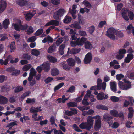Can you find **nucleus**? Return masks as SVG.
Listing matches in <instances>:
<instances>
[{"mask_svg": "<svg viewBox=\"0 0 134 134\" xmlns=\"http://www.w3.org/2000/svg\"><path fill=\"white\" fill-rule=\"evenodd\" d=\"M123 81L125 83H127L128 85L124 84L122 82L119 81L118 83V86L120 89L126 90L131 87V83L130 82L125 79H123Z\"/></svg>", "mask_w": 134, "mask_h": 134, "instance_id": "nucleus-1", "label": "nucleus"}, {"mask_svg": "<svg viewBox=\"0 0 134 134\" xmlns=\"http://www.w3.org/2000/svg\"><path fill=\"white\" fill-rule=\"evenodd\" d=\"M93 126V121L92 120L91 116L87 118V122H82L79 125V127L82 129H86L89 130Z\"/></svg>", "mask_w": 134, "mask_h": 134, "instance_id": "nucleus-2", "label": "nucleus"}, {"mask_svg": "<svg viewBox=\"0 0 134 134\" xmlns=\"http://www.w3.org/2000/svg\"><path fill=\"white\" fill-rule=\"evenodd\" d=\"M92 120L93 121V124L94 119H96L94 125V129L96 130H99L101 126V123L100 117L99 115H97L95 116L91 117Z\"/></svg>", "mask_w": 134, "mask_h": 134, "instance_id": "nucleus-3", "label": "nucleus"}, {"mask_svg": "<svg viewBox=\"0 0 134 134\" xmlns=\"http://www.w3.org/2000/svg\"><path fill=\"white\" fill-rule=\"evenodd\" d=\"M116 30L113 27L109 28L106 31V35L112 40L115 39V35Z\"/></svg>", "mask_w": 134, "mask_h": 134, "instance_id": "nucleus-4", "label": "nucleus"}, {"mask_svg": "<svg viewBox=\"0 0 134 134\" xmlns=\"http://www.w3.org/2000/svg\"><path fill=\"white\" fill-rule=\"evenodd\" d=\"M65 12V10L63 9H60L56 11L54 13L53 18L56 20H60L61 17L62 16Z\"/></svg>", "mask_w": 134, "mask_h": 134, "instance_id": "nucleus-5", "label": "nucleus"}, {"mask_svg": "<svg viewBox=\"0 0 134 134\" xmlns=\"http://www.w3.org/2000/svg\"><path fill=\"white\" fill-rule=\"evenodd\" d=\"M102 80L100 78H98L97 81V86L99 88L105 90V89L106 86V83L104 82H103L102 83Z\"/></svg>", "mask_w": 134, "mask_h": 134, "instance_id": "nucleus-6", "label": "nucleus"}, {"mask_svg": "<svg viewBox=\"0 0 134 134\" xmlns=\"http://www.w3.org/2000/svg\"><path fill=\"white\" fill-rule=\"evenodd\" d=\"M128 10L127 8H124L122 9L121 11V14L124 19L126 21H128L129 18L127 16V13Z\"/></svg>", "mask_w": 134, "mask_h": 134, "instance_id": "nucleus-7", "label": "nucleus"}, {"mask_svg": "<svg viewBox=\"0 0 134 134\" xmlns=\"http://www.w3.org/2000/svg\"><path fill=\"white\" fill-rule=\"evenodd\" d=\"M92 58V56L90 52H88L86 55L84 59V63L85 64L90 63Z\"/></svg>", "mask_w": 134, "mask_h": 134, "instance_id": "nucleus-8", "label": "nucleus"}, {"mask_svg": "<svg viewBox=\"0 0 134 134\" xmlns=\"http://www.w3.org/2000/svg\"><path fill=\"white\" fill-rule=\"evenodd\" d=\"M58 20H52L48 22L45 25V26H47L50 25L57 26L59 25V22Z\"/></svg>", "mask_w": 134, "mask_h": 134, "instance_id": "nucleus-9", "label": "nucleus"}, {"mask_svg": "<svg viewBox=\"0 0 134 134\" xmlns=\"http://www.w3.org/2000/svg\"><path fill=\"white\" fill-rule=\"evenodd\" d=\"M50 64L48 62H45L40 65L42 66L43 69L45 72H48L50 69Z\"/></svg>", "mask_w": 134, "mask_h": 134, "instance_id": "nucleus-10", "label": "nucleus"}, {"mask_svg": "<svg viewBox=\"0 0 134 134\" xmlns=\"http://www.w3.org/2000/svg\"><path fill=\"white\" fill-rule=\"evenodd\" d=\"M7 4L6 1L4 0L0 1V13L3 12L6 9Z\"/></svg>", "mask_w": 134, "mask_h": 134, "instance_id": "nucleus-11", "label": "nucleus"}, {"mask_svg": "<svg viewBox=\"0 0 134 134\" xmlns=\"http://www.w3.org/2000/svg\"><path fill=\"white\" fill-rule=\"evenodd\" d=\"M81 49L80 48H76L74 47L72 48L70 50L69 48H68V53L70 52V54H74L79 52L81 51Z\"/></svg>", "mask_w": 134, "mask_h": 134, "instance_id": "nucleus-12", "label": "nucleus"}, {"mask_svg": "<svg viewBox=\"0 0 134 134\" xmlns=\"http://www.w3.org/2000/svg\"><path fill=\"white\" fill-rule=\"evenodd\" d=\"M16 3L20 6H26L28 4L27 0H16Z\"/></svg>", "mask_w": 134, "mask_h": 134, "instance_id": "nucleus-13", "label": "nucleus"}, {"mask_svg": "<svg viewBox=\"0 0 134 134\" xmlns=\"http://www.w3.org/2000/svg\"><path fill=\"white\" fill-rule=\"evenodd\" d=\"M133 58L134 55L132 53H128L124 59V62L126 63H129L133 59Z\"/></svg>", "mask_w": 134, "mask_h": 134, "instance_id": "nucleus-14", "label": "nucleus"}, {"mask_svg": "<svg viewBox=\"0 0 134 134\" xmlns=\"http://www.w3.org/2000/svg\"><path fill=\"white\" fill-rule=\"evenodd\" d=\"M77 43L78 46H82L84 44H85V42L87 40V38H86L82 37L80 39L79 37L77 38Z\"/></svg>", "mask_w": 134, "mask_h": 134, "instance_id": "nucleus-15", "label": "nucleus"}, {"mask_svg": "<svg viewBox=\"0 0 134 134\" xmlns=\"http://www.w3.org/2000/svg\"><path fill=\"white\" fill-rule=\"evenodd\" d=\"M110 88L111 91L115 92L117 91L116 83L115 81L111 82L110 83Z\"/></svg>", "mask_w": 134, "mask_h": 134, "instance_id": "nucleus-16", "label": "nucleus"}, {"mask_svg": "<svg viewBox=\"0 0 134 134\" xmlns=\"http://www.w3.org/2000/svg\"><path fill=\"white\" fill-rule=\"evenodd\" d=\"M56 46L55 43L50 46L47 50V52L49 53H52L54 52L55 50Z\"/></svg>", "mask_w": 134, "mask_h": 134, "instance_id": "nucleus-17", "label": "nucleus"}, {"mask_svg": "<svg viewBox=\"0 0 134 134\" xmlns=\"http://www.w3.org/2000/svg\"><path fill=\"white\" fill-rule=\"evenodd\" d=\"M59 73L58 70L56 68H54L51 69V74L53 76L58 75Z\"/></svg>", "mask_w": 134, "mask_h": 134, "instance_id": "nucleus-18", "label": "nucleus"}, {"mask_svg": "<svg viewBox=\"0 0 134 134\" xmlns=\"http://www.w3.org/2000/svg\"><path fill=\"white\" fill-rule=\"evenodd\" d=\"M75 61L73 59L70 58L68 59V65L73 67L75 65Z\"/></svg>", "mask_w": 134, "mask_h": 134, "instance_id": "nucleus-19", "label": "nucleus"}, {"mask_svg": "<svg viewBox=\"0 0 134 134\" xmlns=\"http://www.w3.org/2000/svg\"><path fill=\"white\" fill-rule=\"evenodd\" d=\"M8 101V99L5 97L2 96H0V104H5Z\"/></svg>", "mask_w": 134, "mask_h": 134, "instance_id": "nucleus-20", "label": "nucleus"}, {"mask_svg": "<svg viewBox=\"0 0 134 134\" xmlns=\"http://www.w3.org/2000/svg\"><path fill=\"white\" fill-rule=\"evenodd\" d=\"M85 47L86 49L91 50L93 48L92 44L89 41H87L85 43Z\"/></svg>", "mask_w": 134, "mask_h": 134, "instance_id": "nucleus-21", "label": "nucleus"}, {"mask_svg": "<svg viewBox=\"0 0 134 134\" xmlns=\"http://www.w3.org/2000/svg\"><path fill=\"white\" fill-rule=\"evenodd\" d=\"M80 23L77 21H75L74 23L71 24V26L75 28L80 29L81 28V26L79 24Z\"/></svg>", "mask_w": 134, "mask_h": 134, "instance_id": "nucleus-22", "label": "nucleus"}, {"mask_svg": "<svg viewBox=\"0 0 134 134\" xmlns=\"http://www.w3.org/2000/svg\"><path fill=\"white\" fill-rule=\"evenodd\" d=\"M10 24V21L8 19H5L3 22V27L5 29H7L8 27V25Z\"/></svg>", "mask_w": 134, "mask_h": 134, "instance_id": "nucleus-23", "label": "nucleus"}, {"mask_svg": "<svg viewBox=\"0 0 134 134\" xmlns=\"http://www.w3.org/2000/svg\"><path fill=\"white\" fill-rule=\"evenodd\" d=\"M47 58L48 60L51 63H55L57 61V60L55 58L51 55L47 56Z\"/></svg>", "mask_w": 134, "mask_h": 134, "instance_id": "nucleus-24", "label": "nucleus"}, {"mask_svg": "<svg viewBox=\"0 0 134 134\" xmlns=\"http://www.w3.org/2000/svg\"><path fill=\"white\" fill-rule=\"evenodd\" d=\"M9 90V86L7 85L3 86L1 88V91L2 92H7Z\"/></svg>", "mask_w": 134, "mask_h": 134, "instance_id": "nucleus-25", "label": "nucleus"}, {"mask_svg": "<svg viewBox=\"0 0 134 134\" xmlns=\"http://www.w3.org/2000/svg\"><path fill=\"white\" fill-rule=\"evenodd\" d=\"M25 18L26 20H30L34 16V15L31 13H27L25 14Z\"/></svg>", "mask_w": 134, "mask_h": 134, "instance_id": "nucleus-26", "label": "nucleus"}, {"mask_svg": "<svg viewBox=\"0 0 134 134\" xmlns=\"http://www.w3.org/2000/svg\"><path fill=\"white\" fill-rule=\"evenodd\" d=\"M128 109L129 111L128 114V118H131L133 115V109L132 107H130Z\"/></svg>", "mask_w": 134, "mask_h": 134, "instance_id": "nucleus-27", "label": "nucleus"}, {"mask_svg": "<svg viewBox=\"0 0 134 134\" xmlns=\"http://www.w3.org/2000/svg\"><path fill=\"white\" fill-rule=\"evenodd\" d=\"M76 10H74L70 8L69 9V13L71 14L73 18L74 19H75L76 18Z\"/></svg>", "mask_w": 134, "mask_h": 134, "instance_id": "nucleus-28", "label": "nucleus"}, {"mask_svg": "<svg viewBox=\"0 0 134 134\" xmlns=\"http://www.w3.org/2000/svg\"><path fill=\"white\" fill-rule=\"evenodd\" d=\"M110 115L113 116L118 117L119 113L116 110L114 109L111 110L110 111Z\"/></svg>", "mask_w": 134, "mask_h": 134, "instance_id": "nucleus-29", "label": "nucleus"}, {"mask_svg": "<svg viewBox=\"0 0 134 134\" xmlns=\"http://www.w3.org/2000/svg\"><path fill=\"white\" fill-rule=\"evenodd\" d=\"M103 118L104 121H108L112 119L113 118L109 115L108 114H106L104 115Z\"/></svg>", "mask_w": 134, "mask_h": 134, "instance_id": "nucleus-30", "label": "nucleus"}, {"mask_svg": "<svg viewBox=\"0 0 134 134\" xmlns=\"http://www.w3.org/2000/svg\"><path fill=\"white\" fill-rule=\"evenodd\" d=\"M36 71L33 67L32 68L30 69V72L29 75H30L34 77L36 75Z\"/></svg>", "mask_w": 134, "mask_h": 134, "instance_id": "nucleus-31", "label": "nucleus"}, {"mask_svg": "<svg viewBox=\"0 0 134 134\" xmlns=\"http://www.w3.org/2000/svg\"><path fill=\"white\" fill-rule=\"evenodd\" d=\"M40 54V51L36 49H34L32 50L31 54L36 56H38Z\"/></svg>", "mask_w": 134, "mask_h": 134, "instance_id": "nucleus-32", "label": "nucleus"}, {"mask_svg": "<svg viewBox=\"0 0 134 134\" xmlns=\"http://www.w3.org/2000/svg\"><path fill=\"white\" fill-rule=\"evenodd\" d=\"M91 93H87L86 94L87 95V97L88 99H89L91 102H93L94 101L95 99L93 95L91 94Z\"/></svg>", "mask_w": 134, "mask_h": 134, "instance_id": "nucleus-33", "label": "nucleus"}, {"mask_svg": "<svg viewBox=\"0 0 134 134\" xmlns=\"http://www.w3.org/2000/svg\"><path fill=\"white\" fill-rule=\"evenodd\" d=\"M43 32V29L42 28H40L37 30L36 32L34 34V35L37 36L41 34Z\"/></svg>", "mask_w": 134, "mask_h": 134, "instance_id": "nucleus-34", "label": "nucleus"}, {"mask_svg": "<svg viewBox=\"0 0 134 134\" xmlns=\"http://www.w3.org/2000/svg\"><path fill=\"white\" fill-rule=\"evenodd\" d=\"M104 94L103 93H99L97 96V99L98 100H101L104 98Z\"/></svg>", "mask_w": 134, "mask_h": 134, "instance_id": "nucleus-35", "label": "nucleus"}, {"mask_svg": "<svg viewBox=\"0 0 134 134\" xmlns=\"http://www.w3.org/2000/svg\"><path fill=\"white\" fill-rule=\"evenodd\" d=\"M9 46H10V47L11 49V52H12V51H14L15 49V42L13 41L10 43Z\"/></svg>", "mask_w": 134, "mask_h": 134, "instance_id": "nucleus-36", "label": "nucleus"}, {"mask_svg": "<svg viewBox=\"0 0 134 134\" xmlns=\"http://www.w3.org/2000/svg\"><path fill=\"white\" fill-rule=\"evenodd\" d=\"M32 66L30 64H28L24 66L22 68L23 70L24 71H28Z\"/></svg>", "mask_w": 134, "mask_h": 134, "instance_id": "nucleus-37", "label": "nucleus"}, {"mask_svg": "<svg viewBox=\"0 0 134 134\" xmlns=\"http://www.w3.org/2000/svg\"><path fill=\"white\" fill-rule=\"evenodd\" d=\"M96 108L98 109H102L105 110H108V108L105 106L102 105H97Z\"/></svg>", "mask_w": 134, "mask_h": 134, "instance_id": "nucleus-38", "label": "nucleus"}, {"mask_svg": "<svg viewBox=\"0 0 134 134\" xmlns=\"http://www.w3.org/2000/svg\"><path fill=\"white\" fill-rule=\"evenodd\" d=\"M88 99L87 97V95H85L84 99L82 101V103L84 105H87L89 104V103L88 102L87 100Z\"/></svg>", "mask_w": 134, "mask_h": 134, "instance_id": "nucleus-39", "label": "nucleus"}, {"mask_svg": "<svg viewBox=\"0 0 134 134\" xmlns=\"http://www.w3.org/2000/svg\"><path fill=\"white\" fill-rule=\"evenodd\" d=\"M83 4L86 7L88 8L91 7L92 5L88 1L84 0L82 2Z\"/></svg>", "mask_w": 134, "mask_h": 134, "instance_id": "nucleus-40", "label": "nucleus"}, {"mask_svg": "<svg viewBox=\"0 0 134 134\" xmlns=\"http://www.w3.org/2000/svg\"><path fill=\"white\" fill-rule=\"evenodd\" d=\"M63 38L62 37H60L58 38L56 41L55 44L57 46H59L63 41Z\"/></svg>", "mask_w": 134, "mask_h": 134, "instance_id": "nucleus-41", "label": "nucleus"}, {"mask_svg": "<svg viewBox=\"0 0 134 134\" xmlns=\"http://www.w3.org/2000/svg\"><path fill=\"white\" fill-rule=\"evenodd\" d=\"M64 83L63 82L61 83L56 86L54 88V90L56 91L61 88L64 85Z\"/></svg>", "mask_w": 134, "mask_h": 134, "instance_id": "nucleus-42", "label": "nucleus"}, {"mask_svg": "<svg viewBox=\"0 0 134 134\" xmlns=\"http://www.w3.org/2000/svg\"><path fill=\"white\" fill-rule=\"evenodd\" d=\"M128 16L131 20H132L134 18V14L132 11H129L128 12Z\"/></svg>", "mask_w": 134, "mask_h": 134, "instance_id": "nucleus-43", "label": "nucleus"}, {"mask_svg": "<svg viewBox=\"0 0 134 134\" xmlns=\"http://www.w3.org/2000/svg\"><path fill=\"white\" fill-rule=\"evenodd\" d=\"M14 26L15 29L16 30L19 31H20V24L18 25L17 24H14Z\"/></svg>", "mask_w": 134, "mask_h": 134, "instance_id": "nucleus-44", "label": "nucleus"}, {"mask_svg": "<svg viewBox=\"0 0 134 134\" xmlns=\"http://www.w3.org/2000/svg\"><path fill=\"white\" fill-rule=\"evenodd\" d=\"M60 0H51V3L53 5H57L60 3Z\"/></svg>", "mask_w": 134, "mask_h": 134, "instance_id": "nucleus-45", "label": "nucleus"}, {"mask_svg": "<svg viewBox=\"0 0 134 134\" xmlns=\"http://www.w3.org/2000/svg\"><path fill=\"white\" fill-rule=\"evenodd\" d=\"M23 87L21 86H18L16 87L14 90V92H19L22 91L23 89Z\"/></svg>", "mask_w": 134, "mask_h": 134, "instance_id": "nucleus-46", "label": "nucleus"}, {"mask_svg": "<svg viewBox=\"0 0 134 134\" xmlns=\"http://www.w3.org/2000/svg\"><path fill=\"white\" fill-rule=\"evenodd\" d=\"M35 99L28 98L26 100V102L28 103H30L31 104H34L35 102Z\"/></svg>", "mask_w": 134, "mask_h": 134, "instance_id": "nucleus-47", "label": "nucleus"}, {"mask_svg": "<svg viewBox=\"0 0 134 134\" xmlns=\"http://www.w3.org/2000/svg\"><path fill=\"white\" fill-rule=\"evenodd\" d=\"M28 27V26L27 24H25L24 25H23L20 24L21 30H26L27 29Z\"/></svg>", "mask_w": 134, "mask_h": 134, "instance_id": "nucleus-48", "label": "nucleus"}, {"mask_svg": "<svg viewBox=\"0 0 134 134\" xmlns=\"http://www.w3.org/2000/svg\"><path fill=\"white\" fill-rule=\"evenodd\" d=\"M90 90L95 91L94 92H98L96 91L97 90L101 89H99V88L96 85L92 86L90 88Z\"/></svg>", "mask_w": 134, "mask_h": 134, "instance_id": "nucleus-49", "label": "nucleus"}, {"mask_svg": "<svg viewBox=\"0 0 134 134\" xmlns=\"http://www.w3.org/2000/svg\"><path fill=\"white\" fill-rule=\"evenodd\" d=\"M8 61L6 59L4 61V60L2 59H0V64L1 65H6L8 64Z\"/></svg>", "mask_w": 134, "mask_h": 134, "instance_id": "nucleus-50", "label": "nucleus"}, {"mask_svg": "<svg viewBox=\"0 0 134 134\" xmlns=\"http://www.w3.org/2000/svg\"><path fill=\"white\" fill-rule=\"evenodd\" d=\"M79 33L81 36L85 37L87 35L86 32L83 30H79Z\"/></svg>", "mask_w": 134, "mask_h": 134, "instance_id": "nucleus-51", "label": "nucleus"}, {"mask_svg": "<svg viewBox=\"0 0 134 134\" xmlns=\"http://www.w3.org/2000/svg\"><path fill=\"white\" fill-rule=\"evenodd\" d=\"M34 29L31 26L29 27L26 32L29 34H30L34 32Z\"/></svg>", "mask_w": 134, "mask_h": 134, "instance_id": "nucleus-52", "label": "nucleus"}, {"mask_svg": "<svg viewBox=\"0 0 134 134\" xmlns=\"http://www.w3.org/2000/svg\"><path fill=\"white\" fill-rule=\"evenodd\" d=\"M116 35L118 37L120 38H122L124 36L123 33L120 31H116L115 35Z\"/></svg>", "mask_w": 134, "mask_h": 134, "instance_id": "nucleus-53", "label": "nucleus"}, {"mask_svg": "<svg viewBox=\"0 0 134 134\" xmlns=\"http://www.w3.org/2000/svg\"><path fill=\"white\" fill-rule=\"evenodd\" d=\"M23 59L29 60L30 59L31 56L27 54H25L22 56Z\"/></svg>", "mask_w": 134, "mask_h": 134, "instance_id": "nucleus-54", "label": "nucleus"}, {"mask_svg": "<svg viewBox=\"0 0 134 134\" xmlns=\"http://www.w3.org/2000/svg\"><path fill=\"white\" fill-rule=\"evenodd\" d=\"M116 77L117 79L118 80H120L121 79L124 78V75L122 74H118L116 76Z\"/></svg>", "mask_w": 134, "mask_h": 134, "instance_id": "nucleus-55", "label": "nucleus"}, {"mask_svg": "<svg viewBox=\"0 0 134 134\" xmlns=\"http://www.w3.org/2000/svg\"><path fill=\"white\" fill-rule=\"evenodd\" d=\"M36 39V37L35 36H32L31 37L28 38L27 41L31 42H34Z\"/></svg>", "mask_w": 134, "mask_h": 134, "instance_id": "nucleus-56", "label": "nucleus"}, {"mask_svg": "<svg viewBox=\"0 0 134 134\" xmlns=\"http://www.w3.org/2000/svg\"><path fill=\"white\" fill-rule=\"evenodd\" d=\"M111 99L113 102H118L119 99L118 97L114 96H112L111 98Z\"/></svg>", "mask_w": 134, "mask_h": 134, "instance_id": "nucleus-57", "label": "nucleus"}, {"mask_svg": "<svg viewBox=\"0 0 134 134\" xmlns=\"http://www.w3.org/2000/svg\"><path fill=\"white\" fill-rule=\"evenodd\" d=\"M95 29L94 26L93 25L91 26L89 29V32L91 34H92Z\"/></svg>", "mask_w": 134, "mask_h": 134, "instance_id": "nucleus-58", "label": "nucleus"}, {"mask_svg": "<svg viewBox=\"0 0 134 134\" xmlns=\"http://www.w3.org/2000/svg\"><path fill=\"white\" fill-rule=\"evenodd\" d=\"M106 24V21H101L99 23L98 27L99 28L102 27L104 25Z\"/></svg>", "mask_w": 134, "mask_h": 134, "instance_id": "nucleus-59", "label": "nucleus"}, {"mask_svg": "<svg viewBox=\"0 0 134 134\" xmlns=\"http://www.w3.org/2000/svg\"><path fill=\"white\" fill-rule=\"evenodd\" d=\"M53 79L52 77H49L47 78L45 80V82L46 83H48L49 82H51V81L53 80Z\"/></svg>", "mask_w": 134, "mask_h": 134, "instance_id": "nucleus-60", "label": "nucleus"}, {"mask_svg": "<svg viewBox=\"0 0 134 134\" xmlns=\"http://www.w3.org/2000/svg\"><path fill=\"white\" fill-rule=\"evenodd\" d=\"M73 128L76 131L78 132H81L82 130H80L78 126L75 124H74L73 125Z\"/></svg>", "mask_w": 134, "mask_h": 134, "instance_id": "nucleus-61", "label": "nucleus"}, {"mask_svg": "<svg viewBox=\"0 0 134 134\" xmlns=\"http://www.w3.org/2000/svg\"><path fill=\"white\" fill-rule=\"evenodd\" d=\"M126 52V50L124 49H120L119 51V54L123 55H124V54H125Z\"/></svg>", "mask_w": 134, "mask_h": 134, "instance_id": "nucleus-62", "label": "nucleus"}, {"mask_svg": "<svg viewBox=\"0 0 134 134\" xmlns=\"http://www.w3.org/2000/svg\"><path fill=\"white\" fill-rule=\"evenodd\" d=\"M77 40H76L75 41H71L70 43V44L72 46V47H75L77 45Z\"/></svg>", "mask_w": 134, "mask_h": 134, "instance_id": "nucleus-63", "label": "nucleus"}, {"mask_svg": "<svg viewBox=\"0 0 134 134\" xmlns=\"http://www.w3.org/2000/svg\"><path fill=\"white\" fill-rule=\"evenodd\" d=\"M47 40L48 42L52 43L53 41V39L50 36L48 35L47 36Z\"/></svg>", "mask_w": 134, "mask_h": 134, "instance_id": "nucleus-64", "label": "nucleus"}]
</instances>
